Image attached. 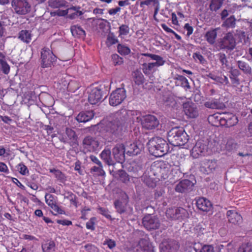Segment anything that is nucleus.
<instances>
[{"instance_id":"1","label":"nucleus","mask_w":252,"mask_h":252,"mask_svg":"<svg viewBox=\"0 0 252 252\" xmlns=\"http://www.w3.org/2000/svg\"><path fill=\"white\" fill-rule=\"evenodd\" d=\"M148 146L150 153L156 157H161L170 150L166 141L159 137H153L150 139Z\"/></svg>"},{"instance_id":"2","label":"nucleus","mask_w":252,"mask_h":252,"mask_svg":"<svg viewBox=\"0 0 252 252\" xmlns=\"http://www.w3.org/2000/svg\"><path fill=\"white\" fill-rule=\"evenodd\" d=\"M169 142L174 146H183L189 140V136L182 127H173L168 132Z\"/></svg>"},{"instance_id":"3","label":"nucleus","mask_w":252,"mask_h":252,"mask_svg":"<svg viewBox=\"0 0 252 252\" xmlns=\"http://www.w3.org/2000/svg\"><path fill=\"white\" fill-rule=\"evenodd\" d=\"M107 96L101 86L92 89L88 96V101L92 105H96L101 102Z\"/></svg>"},{"instance_id":"4","label":"nucleus","mask_w":252,"mask_h":252,"mask_svg":"<svg viewBox=\"0 0 252 252\" xmlns=\"http://www.w3.org/2000/svg\"><path fill=\"white\" fill-rule=\"evenodd\" d=\"M41 64L43 68L51 67L56 61V57L53 52L47 47L41 51Z\"/></svg>"},{"instance_id":"5","label":"nucleus","mask_w":252,"mask_h":252,"mask_svg":"<svg viewBox=\"0 0 252 252\" xmlns=\"http://www.w3.org/2000/svg\"><path fill=\"white\" fill-rule=\"evenodd\" d=\"M12 7L18 15H25L31 10V5L27 0H12Z\"/></svg>"},{"instance_id":"6","label":"nucleus","mask_w":252,"mask_h":252,"mask_svg":"<svg viewBox=\"0 0 252 252\" xmlns=\"http://www.w3.org/2000/svg\"><path fill=\"white\" fill-rule=\"evenodd\" d=\"M126 149L123 144H117L113 149V154L114 158L117 161V163L112 164L113 168L115 166L123 168L122 161L124 160L125 157Z\"/></svg>"},{"instance_id":"7","label":"nucleus","mask_w":252,"mask_h":252,"mask_svg":"<svg viewBox=\"0 0 252 252\" xmlns=\"http://www.w3.org/2000/svg\"><path fill=\"white\" fill-rule=\"evenodd\" d=\"M45 199L46 203L53 210V214L54 215L65 214L64 211L58 204L57 196L50 193H46Z\"/></svg>"},{"instance_id":"8","label":"nucleus","mask_w":252,"mask_h":252,"mask_svg":"<svg viewBox=\"0 0 252 252\" xmlns=\"http://www.w3.org/2000/svg\"><path fill=\"white\" fill-rule=\"evenodd\" d=\"M144 226L148 230L158 229L160 226V221L155 216L150 214L146 215L142 220Z\"/></svg>"},{"instance_id":"9","label":"nucleus","mask_w":252,"mask_h":252,"mask_svg":"<svg viewBox=\"0 0 252 252\" xmlns=\"http://www.w3.org/2000/svg\"><path fill=\"white\" fill-rule=\"evenodd\" d=\"M159 124L157 118L152 115L145 116L141 122L142 127L148 130H152L157 128Z\"/></svg>"},{"instance_id":"10","label":"nucleus","mask_w":252,"mask_h":252,"mask_svg":"<svg viewBox=\"0 0 252 252\" xmlns=\"http://www.w3.org/2000/svg\"><path fill=\"white\" fill-rule=\"evenodd\" d=\"M83 147L87 152H94L98 150L99 142L95 138L87 136L83 141Z\"/></svg>"},{"instance_id":"11","label":"nucleus","mask_w":252,"mask_h":252,"mask_svg":"<svg viewBox=\"0 0 252 252\" xmlns=\"http://www.w3.org/2000/svg\"><path fill=\"white\" fill-rule=\"evenodd\" d=\"M126 98V91L124 88L116 89L111 93V105L117 106L121 104Z\"/></svg>"},{"instance_id":"12","label":"nucleus","mask_w":252,"mask_h":252,"mask_svg":"<svg viewBox=\"0 0 252 252\" xmlns=\"http://www.w3.org/2000/svg\"><path fill=\"white\" fill-rule=\"evenodd\" d=\"M183 110L186 115L189 118H196L198 116V110L195 104L188 101L183 104Z\"/></svg>"},{"instance_id":"13","label":"nucleus","mask_w":252,"mask_h":252,"mask_svg":"<svg viewBox=\"0 0 252 252\" xmlns=\"http://www.w3.org/2000/svg\"><path fill=\"white\" fill-rule=\"evenodd\" d=\"M80 9L81 7L79 6H72L65 10H58L56 12V14L59 16H65L72 10L74 12L69 14V18L71 19H73L77 17L83 15V12L80 10Z\"/></svg>"},{"instance_id":"14","label":"nucleus","mask_w":252,"mask_h":252,"mask_svg":"<svg viewBox=\"0 0 252 252\" xmlns=\"http://www.w3.org/2000/svg\"><path fill=\"white\" fill-rule=\"evenodd\" d=\"M208 149V142L204 140H198L192 149V154L195 157L204 156Z\"/></svg>"},{"instance_id":"15","label":"nucleus","mask_w":252,"mask_h":252,"mask_svg":"<svg viewBox=\"0 0 252 252\" xmlns=\"http://www.w3.org/2000/svg\"><path fill=\"white\" fill-rule=\"evenodd\" d=\"M164 60L156 61L155 63H144L142 64V71L146 75H149L156 71V67L163 65Z\"/></svg>"},{"instance_id":"16","label":"nucleus","mask_w":252,"mask_h":252,"mask_svg":"<svg viewBox=\"0 0 252 252\" xmlns=\"http://www.w3.org/2000/svg\"><path fill=\"white\" fill-rule=\"evenodd\" d=\"M235 40L232 33L228 32L220 42V48L233 50L235 47Z\"/></svg>"},{"instance_id":"17","label":"nucleus","mask_w":252,"mask_h":252,"mask_svg":"<svg viewBox=\"0 0 252 252\" xmlns=\"http://www.w3.org/2000/svg\"><path fill=\"white\" fill-rule=\"evenodd\" d=\"M238 117L231 113H223V119L221 120L222 126L227 127L235 126L238 123Z\"/></svg>"},{"instance_id":"18","label":"nucleus","mask_w":252,"mask_h":252,"mask_svg":"<svg viewBox=\"0 0 252 252\" xmlns=\"http://www.w3.org/2000/svg\"><path fill=\"white\" fill-rule=\"evenodd\" d=\"M204 105L205 107L213 109H222L225 107V105L220 99L215 98H210L207 99L204 102Z\"/></svg>"},{"instance_id":"19","label":"nucleus","mask_w":252,"mask_h":252,"mask_svg":"<svg viewBox=\"0 0 252 252\" xmlns=\"http://www.w3.org/2000/svg\"><path fill=\"white\" fill-rule=\"evenodd\" d=\"M196 205L199 210L206 212L209 211L212 207L211 202L204 197H199L196 199Z\"/></svg>"},{"instance_id":"20","label":"nucleus","mask_w":252,"mask_h":252,"mask_svg":"<svg viewBox=\"0 0 252 252\" xmlns=\"http://www.w3.org/2000/svg\"><path fill=\"white\" fill-rule=\"evenodd\" d=\"M120 168L118 171H115L113 168L111 171V174L113 173V177L118 180L124 183H127L129 181V176L125 170L122 169L123 168Z\"/></svg>"},{"instance_id":"21","label":"nucleus","mask_w":252,"mask_h":252,"mask_svg":"<svg viewBox=\"0 0 252 252\" xmlns=\"http://www.w3.org/2000/svg\"><path fill=\"white\" fill-rule=\"evenodd\" d=\"M193 185V183L190 180L184 179L176 186L175 189L176 192L183 193L189 189Z\"/></svg>"},{"instance_id":"22","label":"nucleus","mask_w":252,"mask_h":252,"mask_svg":"<svg viewBox=\"0 0 252 252\" xmlns=\"http://www.w3.org/2000/svg\"><path fill=\"white\" fill-rule=\"evenodd\" d=\"M226 216L230 223L234 224H239L242 221V217L236 211L228 210Z\"/></svg>"},{"instance_id":"23","label":"nucleus","mask_w":252,"mask_h":252,"mask_svg":"<svg viewBox=\"0 0 252 252\" xmlns=\"http://www.w3.org/2000/svg\"><path fill=\"white\" fill-rule=\"evenodd\" d=\"M98 28L101 30L103 32H104L105 30L109 31L107 37V41L106 44L108 47L110 46V27L109 26V22L105 19H99L97 23Z\"/></svg>"},{"instance_id":"24","label":"nucleus","mask_w":252,"mask_h":252,"mask_svg":"<svg viewBox=\"0 0 252 252\" xmlns=\"http://www.w3.org/2000/svg\"><path fill=\"white\" fill-rule=\"evenodd\" d=\"M219 113H216L210 115L208 117V121L210 124L214 126L219 127L222 126L221 120L223 119V116Z\"/></svg>"},{"instance_id":"25","label":"nucleus","mask_w":252,"mask_h":252,"mask_svg":"<svg viewBox=\"0 0 252 252\" xmlns=\"http://www.w3.org/2000/svg\"><path fill=\"white\" fill-rule=\"evenodd\" d=\"M94 116L93 111H87L81 112L76 117V120L79 123H85L92 120Z\"/></svg>"},{"instance_id":"26","label":"nucleus","mask_w":252,"mask_h":252,"mask_svg":"<svg viewBox=\"0 0 252 252\" xmlns=\"http://www.w3.org/2000/svg\"><path fill=\"white\" fill-rule=\"evenodd\" d=\"M77 138V136L74 130L69 128H66L65 139L66 142L73 145L76 144Z\"/></svg>"},{"instance_id":"27","label":"nucleus","mask_w":252,"mask_h":252,"mask_svg":"<svg viewBox=\"0 0 252 252\" xmlns=\"http://www.w3.org/2000/svg\"><path fill=\"white\" fill-rule=\"evenodd\" d=\"M99 131L102 134L110 133V121L107 118L103 119L98 124Z\"/></svg>"},{"instance_id":"28","label":"nucleus","mask_w":252,"mask_h":252,"mask_svg":"<svg viewBox=\"0 0 252 252\" xmlns=\"http://www.w3.org/2000/svg\"><path fill=\"white\" fill-rule=\"evenodd\" d=\"M70 30L72 35L75 37L84 38L85 36V32L80 26H72L70 28Z\"/></svg>"},{"instance_id":"29","label":"nucleus","mask_w":252,"mask_h":252,"mask_svg":"<svg viewBox=\"0 0 252 252\" xmlns=\"http://www.w3.org/2000/svg\"><path fill=\"white\" fill-rule=\"evenodd\" d=\"M18 38L22 41L29 43L32 40V34L31 32L26 30H21L18 34Z\"/></svg>"},{"instance_id":"30","label":"nucleus","mask_w":252,"mask_h":252,"mask_svg":"<svg viewBox=\"0 0 252 252\" xmlns=\"http://www.w3.org/2000/svg\"><path fill=\"white\" fill-rule=\"evenodd\" d=\"M137 247L138 252H151L149 250V242L145 239H141Z\"/></svg>"},{"instance_id":"31","label":"nucleus","mask_w":252,"mask_h":252,"mask_svg":"<svg viewBox=\"0 0 252 252\" xmlns=\"http://www.w3.org/2000/svg\"><path fill=\"white\" fill-rule=\"evenodd\" d=\"M68 2L65 0H49V6L52 8H60L67 7Z\"/></svg>"},{"instance_id":"32","label":"nucleus","mask_w":252,"mask_h":252,"mask_svg":"<svg viewBox=\"0 0 252 252\" xmlns=\"http://www.w3.org/2000/svg\"><path fill=\"white\" fill-rule=\"evenodd\" d=\"M126 154L130 156H136L141 152V149L138 146L136 143H133L127 146L126 149Z\"/></svg>"},{"instance_id":"33","label":"nucleus","mask_w":252,"mask_h":252,"mask_svg":"<svg viewBox=\"0 0 252 252\" xmlns=\"http://www.w3.org/2000/svg\"><path fill=\"white\" fill-rule=\"evenodd\" d=\"M207 76L209 78L212 79L213 80H214L217 83L225 85H228L229 84L228 79L225 75H221L220 76H219L215 74H213L211 73H210L209 74L207 75Z\"/></svg>"},{"instance_id":"34","label":"nucleus","mask_w":252,"mask_h":252,"mask_svg":"<svg viewBox=\"0 0 252 252\" xmlns=\"http://www.w3.org/2000/svg\"><path fill=\"white\" fill-rule=\"evenodd\" d=\"M217 36V32L216 29L210 30L206 33L205 37L206 41L210 44H214L215 42L216 38Z\"/></svg>"},{"instance_id":"35","label":"nucleus","mask_w":252,"mask_h":252,"mask_svg":"<svg viewBox=\"0 0 252 252\" xmlns=\"http://www.w3.org/2000/svg\"><path fill=\"white\" fill-rule=\"evenodd\" d=\"M176 80L179 82L180 85L186 91L189 90L191 89L189 83L188 79L183 75H178L176 78Z\"/></svg>"},{"instance_id":"36","label":"nucleus","mask_w":252,"mask_h":252,"mask_svg":"<svg viewBox=\"0 0 252 252\" xmlns=\"http://www.w3.org/2000/svg\"><path fill=\"white\" fill-rule=\"evenodd\" d=\"M237 64L239 68L244 73L247 74H251L252 73V68L249 64L242 61H238Z\"/></svg>"},{"instance_id":"37","label":"nucleus","mask_w":252,"mask_h":252,"mask_svg":"<svg viewBox=\"0 0 252 252\" xmlns=\"http://www.w3.org/2000/svg\"><path fill=\"white\" fill-rule=\"evenodd\" d=\"M133 80L135 83L137 85H142L145 80L143 74L138 70H136L133 72Z\"/></svg>"},{"instance_id":"38","label":"nucleus","mask_w":252,"mask_h":252,"mask_svg":"<svg viewBox=\"0 0 252 252\" xmlns=\"http://www.w3.org/2000/svg\"><path fill=\"white\" fill-rule=\"evenodd\" d=\"M49 172L54 174L55 177L61 182H63L66 180V177L64 173L59 169L52 168L49 169Z\"/></svg>"},{"instance_id":"39","label":"nucleus","mask_w":252,"mask_h":252,"mask_svg":"<svg viewBox=\"0 0 252 252\" xmlns=\"http://www.w3.org/2000/svg\"><path fill=\"white\" fill-rule=\"evenodd\" d=\"M43 252H54L55 250V244L53 241L43 244L41 246Z\"/></svg>"},{"instance_id":"40","label":"nucleus","mask_w":252,"mask_h":252,"mask_svg":"<svg viewBox=\"0 0 252 252\" xmlns=\"http://www.w3.org/2000/svg\"><path fill=\"white\" fill-rule=\"evenodd\" d=\"M236 19L234 15L227 18L223 23L222 26L226 28H233L235 27Z\"/></svg>"},{"instance_id":"41","label":"nucleus","mask_w":252,"mask_h":252,"mask_svg":"<svg viewBox=\"0 0 252 252\" xmlns=\"http://www.w3.org/2000/svg\"><path fill=\"white\" fill-rule=\"evenodd\" d=\"M186 210L183 208L174 207L175 217L174 220H182L185 217Z\"/></svg>"},{"instance_id":"42","label":"nucleus","mask_w":252,"mask_h":252,"mask_svg":"<svg viewBox=\"0 0 252 252\" xmlns=\"http://www.w3.org/2000/svg\"><path fill=\"white\" fill-rule=\"evenodd\" d=\"M101 158L104 160L105 162L110 165V149L106 148L100 154Z\"/></svg>"},{"instance_id":"43","label":"nucleus","mask_w":252,"mask_h":252,"mask_svg":"<svg viewBox=\"0 0 252 252\" xmlns=\"http://www.w3.org/2000/svg\"><path fill=\"white\" fill-rule=\"evenodd\" d=\"M223 0H211L210 8L211 11H217L222 6Z\"/></svg>"},{"instance_id":"44","label":"nucleus","mask_w":252,"mask_h":252,"mask_svg":"<svg viewBox=\"0 0 252 252\" xmlns=\"http://www.w3.org/2000/svg\"><path fill=\"white\" fill-rule=\"evenodd\" d=\"M238 252H252V244L250 242L243 243L238 248Z\"/></svg>"},{"instance_id":"45","label":"nucleus","mask_w":252,"mask_h":252,"mask_svg":"<svg viewBox=\"0 0 252 252\" xmlns=\"http://www.w3.org/2000/svg\"><path fill=\"white\" fill-rule=\"evenodd\" d=\"M160 252H174V249L168 242H164L160 245Z\"/></svg>"},{"instance_id":"46","label":"nucleus","mask_w":252,"mask_h":252,"mask_svg":"<svg viewBox=\"0 0 252 252\" xmlns=\"http://www.w3.org/2000/svg\"><path fill=\"white\" fill-rule=\"evenodd\" d=\"M206 168V171L208 174L210 172H212L214 170L216 167V162L212 160H209L207 161L205 163Z\"/></svg>"},{"instance_id":"47","label":"nucleus","mask_w":252,"mask_h":252,"mask_svg":"<svg viewBox=\"0 0 252 252\" xmlns=\"http://www.w3.org/2000/svg\"><path fill=\"white\" fill-rule=\"evenodd\" d=\"M117 50L118 53L122 55H127L130 53V49L129 47L121 44H118Z\"/></svg>"},{"instance_id":"48","label":"nucleus","mask_w":252,"mask_h":252,"mask_svg":"<svg viewBox=\"0 0 252 252\" xmlns=\"http://www.w3.org/2000/svg\"><path fill=\"white\" fill-rule=\"evenodd\" d=\"M90 172L91 173L97 176H102L104 174V172L102 169V164L93 166L91 168Z\"/></svg>"},{"instance_id":"49","label":"nucleus","mask_w":252,"mask_h":252,"mask_svg":"<svg viewBox=\"0 0 252 252\" xmlns=\"http://www.w3.org/2000/svg\"><path fill=\"white\" fill-rule=\"evenodd\" d=\"M129 32V28L127 25L123 24L119 27V36L123 38L124 36L126 35Z\"/></svg>"},{"instance_id":"50","label":"nucleus","mask_w":252,"mask_h":252,"mask_svg":"<svg viewBox=\"0 0 252 252\" xmlns=\"http://www.w3.org/2000/svg\"><path fill=\"white\" fill-rule=\"evenodd\" d=\"M111 60L114 65H120L124 63L123 58L116 54L111 56Z\"/></svg>"},{"instance_id":"51","label":"nucleus","mask_w":252,"mask_h":252,"mask_svg":"<svg viewBox=\"0 0 252 252\" xmlns=\"http://www.w3.org/2000/svg\"><path fill=\"white\" fill-rule=\"evenodd\" d=\"M17 168L19 172L22 175H26L29 173L27 167L23 163L18 164Z\"/></svg>"},{"instance_id":"52","label":"nucleus","mask_w":252,"mask_h":252,"mask_svg":"<svg viewBox=\"0 0 252 252\" xmlns=\"http://www.w3.org/2000/svg\"><path fill=\"white\" fill-rule=\"evenodd\" d=\"M217 56L223 68L228 65V61L226 59V57L225 54L223 53H220L217 55Z\"/></svg>"},{"instance_id":"53","label":"nucleus","mask_w":252,"mask_h":252,"mask_svg":"<svg viewBox=\"0 0 252 252\" xmlns=\"http://www.w3.org/2000/svg\"><path fill=\"white\" fill-rule=\"evenodd\" d=\"M96 221L95 217L91 218L86 223V228L87 229L94 231L95 229V224Z\"/></svg>"},{"instance_id":"54","label":"nucleus","mask_w":252,"mask_h":252,"mask_svg":"<svg viewBox=\"0 0 252 252\" xmlns=\"http://www.w3.org/2000/svg\"><path fill=\"white\" fill-rule=\"evenodd\" d=\"M0 69L4 74L7 75L10 72V67L6 61L0 63Z\"/></svg>"},{"instance_id":"55","label":"nucleus","mask_w":252,"mask_h":252,"mask_svg":"<svg viewBox=\"0 0 252 252\" xmlns=\"http://www.w3.org/2000/svg\"><path fill=\"white\" fill-rule=\"evenodd\" d=\"M141 55L145 57H150L152 60L156 61L163 60V58L158 55L153 54L150 53H142L141 54Z\"/></svg>"},{"instance_id":"56","label":"nucleus","mask_w":252,"mask_h":252,"mask_svg":"<svg viewBox=\"0 0 252 252\" xmlns=\"http://www.w3.org/2000/svg\"><path fill=\"white\" fill-rule=\"evenodd\" d=\"M193 58L195 61L198 60L201 64H203L206 62L204 57L199 52L193 53Z\"/></svg>"},{"instance_id":"57","label":"nucleus","mask_w":252,"mask_h":252,"mask_svg":"<svg viewBox=\"0 0 252 252\" xmlns=\"http://www.w3.org/2000/svg\"><path fill=\"white\" fill-rule=\"evenodd\" d=\"M246 135L252 140V121L249 123L246 129Z\"/></svg>"},{"instance_id":"58","label":"nucleus","mask_w":252,"mask_h":252,"mask_svg":"<svg viewBox=\"0 0 252 252\" xmlns=\"http://www.w3.org/2000/svg\"><path fill=\"white\" fill-rule=\"evenodd\" d=\"M98 210L100 214H101L103 216L105 217L106 218H110V215L109 214L108 210L105 209V208L99 207L98 208Z\"/></svg>"},{"instance_id":"59","label":"nucleus","mask_w":252,"mask_h":252,"mask_svg":"<svg viewBox=\"0 0 252 252\" xmlns=\"http://www.w3.org/2000/svg\"><path fill=\"white\" fill-rule=\"evenodd\" d=\"M158 0H146L140 2V6L143 7L144 5H150L151 3H153V6H155L157 2H158Z\"/></svg>"},{"instance_id":"60","label":"nucleus","mask_w":252,"mask_h":252,"mask_svg":"<svg viewBox=\"0 0 252 252\" xmlns=\"http://www.w3.org/2000/svg\"><path fill=\"white\" fill-rule=\"evenodd\" d=\"M184 28L187 31V35L188 36H189L193 33V28L189 24H185Z\"/></svg>"},{"instance_id":"61","label":"nucleus","mask_w":252,"mask_h":252,"mask_svg":"<svg viewBox=\"0 0 252 252\" xmlns=\"http://www.w3.org/2000/svg\"><path fill=\"white\" fill-rule=\"evenodd\" d=\"M166 216L168 218L174 220L173 217H175L174 208H169L166 210Z\"/></svg>"},{"instance_id":"62","label":"nucleus","mask_w":252,"mask_h":252,"mask_svg":"<svg viewBox=\"0 0 252 252\" xmlns=\"http://www.w3.org/2000/svg\"><path fill=\"white\" fill-rule=\"evenodd\" d=\"M74 169L77 171L80 175H83V170L81 169V163L79 160H77L75 163Z\"/></svg>"},{"instance_id":"63","label":"nucleus","mask_w":252,"mask_h":252,"mask_svg":"<svg viewBox=\"0 0 252 252\" xmlns=\"http://www.w3.org/2000/svg\"><path fill=\"white\" fill-rule=\"evenodd\" d=\"M200 252H215V251L213 246L205 245L201 249Z\"/></svg>"},{"instance_id":"64","label":"nucleus","mask_w":252,"mask_h":252,"mask_svg":"<svg viewBox=\"0 0 252 252\" xmlns=\"http://www.w3.org/2000/svg\"><path fill=\"white\" fill-rule=\"evenodd\" d=\"M0 172H3L5 174L9 173V169L5 163L0 162Z\"/></svg>"}]
</instances>
